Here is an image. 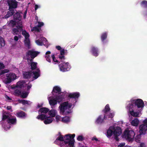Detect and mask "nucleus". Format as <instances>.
Here are the masks:
<instances>
[{
  "mask_svg": "<svg viewBox=\"0 0 147 147\" xmlns=\"http://www.w3.org/2000/svg\"><path fill=\"white\" fill-rule=\"evenodd\" d=\"M72 105L71 103H69L68 101L63 102L60 104L59 107L60 113L63 115H67L71 113V111L70 110Z\"/></svg>",
  "mask_w": 147,
  "mask_h": 147,
  "instance_id": "1",
  "label": "nucleus"
},
{
  "mask_svg": "<svg viewBox=\"0 0 147 147\" xmlns=\"http://www.w3.org/2000/svg\"><path fill=\"white\" fill-rule=\"evenodd\" d=\"M114 129V131H113L110 128L109 129L107 132V136L108 137H110L113 134L115 139L117 141H119V140L118 136H119L122 133V130L121 128L119 127H117L115 129Z\"/></svg>",
  "mask_w": 147,
  "mask_h": 147,
  "instance_id": "2",
  "label": "nucleus"
},
{
  "mask_svg": "<svg viewBox=\"0 0 147 147\" xmlns=\"http://www.w3.org/2000/svg\"><path fill=\"white\" fill-rule=\"evenodd\" d=\"M75 136V134H68L65 135L64 136V142L65 144H68L71 147H73L74 145L75 140L74 139Z\"/></svg>",
  "mask_w": 147,
  "mask_h": 147,
  "instance_id": "3",
  "label": "nucleus"
},
{
  "mask_svg": "<svg viewBox=\"0 0 147 147\" xmlns=\"http://www.w3.org/2000/svg\"><path fill=\"white\" fill-rule=\"evenodd\" d=\"M135 133L133 130H125L123 133V136L129 142L134 140Z\"/></svg>",
  "mask_w": 147,
  "mask_h": 147,
  "instance_id": "4",
  "label": "nucleus"
},
{
  "mask_svg": "<svg viewBox=\"0 0 147 147\" xmlns=\"http://www.w3.org/2000/svg\"><path fill=\"white\" fill-rule=\"evenodd\" d=\"M59 65L60 70L63 72L69 71L71 68L69 63L63 61Z\"/></svg>",
  "mask_w": 147,
  "mask_h": 147,
  "instance_id": "5",
  "label": "nucleus"
},
{
  "mask_svg": "<svg viewBox=\"0 0 147 147\" xmlns=\"http://www.w3.org/2000/svg\"><path fill=\"white\" fill-rule=\"evenodd\" d=\"M22 34L25 37L24 44L26 46L29 47L30 46V41L29 37L30 35L26 31L24 30L22 32Z\"/></svg>",
  "mask_w": 147,
  "mask_h": 147,
  "instance_id": "6",
  "label": "nucleus"
},
{
  "mask_svg": "<svg viewBox=\"0 0 147 147\" xmlns=\"http://www.w3.org/2000/svg\"><path fill=\"white\" fill-rule=\"evenodd\" d=\"M7 2L9 9H15L17 7L18 2L15 0H8Z\"/></svg>",
  "mask_w": 147,
  "mask_h": 147,
  "instance_id": "7",
  "label": "nucleus"
},
{
  "mask_svg": "<svg viewBox=\"0 0 147 147\" xmlns=\"http://www.w3.org/2000/svg\"><path fill=\"white\" fill-rule=\"evenodd\" d=\"M39 52L32 50H29L26 53V57H28L30 56L31 58H34L39 54Z\"/></svg>",
  "mask_w": 147,
  "mask_h": 147,
  "instance_id": "8",
  "label": "nucleus"
},
{
  "mask_svg": "<svg viewBox=\"0 0 147 147\" xmlns=\"http://www.w3.org/2000/svg\"><path fill=\"white\" fill-rule=\"evenodd\" d=\"M133 102L136 106H137L138 108H142L144 106V103L142 100L140 99H137L133 100Z\"/></svg>",
  "mask_w": 147,
  "mask_h": 147,
  "instance_id": "9",
  "label": "nucleus"
},
{
  "mask_svg": "<svg viewBox=\"0 0 147 147\" xmlns=\"http://www.w3.org/2000/svg\"><path fill=\"white\" fill-rule=\"evenodd\" d=\"M80 96V93L78 92L70 93L68 95V97L70 98H74L75 99V102L77 101L78 98Z\"/></svg>",
  "mask_w": 147,
  "mask_h": 147,
  "instance_id": "10",
  "label": "nucleus"
},
{
  "mask_svg": "<svg viewBox=\"0 0 147 147\" xmlns=\"http://www.w3.org/2000/svg\"><path fill=\"white\" fill-rule=\"evenodd\" d=\"M67 50L63 49L60 51V54L59 55V57L60 59L61 62H63V60L65 59L64 55H67Z\"/></svg>",
  "mask_w": 147,
  "mask_h": 147,
  "instance_id": "11",
  "label": "nucleus"
},
{
  "mask_svg": "<svg viewBox=\"0 0 147 147\" xmlns=\"http://www.w3.org/2000/svg\"><path fill=\"white\" fill-rule=\"evenodd\" d=\"M147 130V126L143 124L139 127V133L141 134L144 135L146 132Z\"/></svg>",
  "mask_w": 147,
  "mask_h": 147,
  "instance_id": "12",
  "label": "nucleus"
},
{
  "mask_svg": "<svg viewBox=\"0 0 147 147\" xmlns=\"http://www.w3.org/2000/svg\"><path fill=\"white\" fill-rule=\"evenodd\" d=\"M23 77L24 79H28L30 78L32 75V71H24L23 72Z\"/></svg>",
  "mask_w": 147,
  "mask_h": 147,
  "instance_id": "13",
  "label": "nucleus"
},
{
  "mask_svg": "<svg viewBox=\"0 0 147 147\" xmlns=\"http://www.w3.org/2000/svg\"><path fill=\"white\" fill-rule=\"evenodd\" d=\"M16 115L18 117L24 119L26 117L27 114L22 111H20L16 113Z\"/></svg>",
  "mask_w": 147,
  "mask_h": 147,
  "instance_id": "14",
  "label": "nucleus"
},
{
  "mask_svg": "<svg viewBox=\"0 0 147 147\" xmlns=\"http://www.w3.org/2000/svg\"><path fill=\"white\" fill-rule=\"evenodd\" d=\"M9 11H8L6 15H5L4 17L5 18H7L13 15L15 13V10L13 9H9Z\"/></svg>",
  "mask_w": 147,
  "mask_h": 147,
  "instance_id": "15",
  "label": "nucleus"
},
{
  "mask_svg": "<svg viewBox=\"0 0 147 147\" xmlns=\"http://www.w3.org/2000/svg\"><path fill=\"white\" fill-rule=\"evenodd\" d=\"M107 117H106L105 118H104V116L103 117L102 115H100L97 119L96 121V123L98 124H101L102 123L104 122V119H107Z\"/></svg>",
  "mask_w": 147,
  "mask_h": 147,
  "instance_id": "16",
  "label": "nucleus"
},
{
  "mask_svg": "<svg viewBox=\"0 0 147 147\" xmlns=\"http://www.w3.org/2000/svg\"><path fill=\"white\" fill-rule=\"evenodd\" d=\"M91 52L92 55L95 57H97L98 54V49L94 47H92L91 48Z\"/></svg>",
  "mask_w": 147,
  "mask_h": 147,
  "instance_id": "17",
  "label": "nucleus"
},
{
  "mask_svg": "<svg viewBox=\"0 0 147 147\" xmlns=\"http://www.w3.org/2000/svg\"><path fill=\"white\" fill-rule=\"evenodd\" d=\"M110 110V108L109 104L107 105L105 107L104 109L102 110V112L104 113V118H105L107 117V113Z\"/></svg>",
  "mask_w": 147,
  "mask_h": 147,
  "instance_id": "18",
  "label": "nucleus"
},
{
  "mask_svg": "<svg viewBox=\"0 0 147 147\" xmlns=\"http://www.w3.org/2000/svg\"><path fill=\"white\" fill-rule=\"evenodd\" d=\"M14 20L18 22L21 20V16L19 13L16 12L13 15Z\"/></svg>",
  "mask_w": 147,
  "mask_h": 147,
  "instance_id": "19",
  "label": "nucleus"
},
{
  "mask_svg": "<svg viewBox=\"0 0 147 147\" xmlns=\"http://www.w3.org/2000/svg\"><path fill=\"white\" fill-rule=\"evenodd\" d=\"M64 98V96L62 95L60 93L59 94L55 97V99H56L58 102H60L63 100Z\"/></svg>",
  "mask_w": 147,
  "mask_h": 147,
  "instance_id": "20",
  "label": "nucleus"
},
{
  "mask_svg": "<svg viewBox=\"0 0 147 147\" xmlns=\"http://www.w3.org/2000/svg\"><path fill=\"white\" fill-rule=\"evenodd\" d=\"M28 64L30 65L31 66L30 69L32 70H34L37 68V63L36 62H33L30 63V62H28Z\"/></svg>",
  "mask_w": 147,
  "mask_h": 147,
  "instance_id": "21",
  "label": "nucleus"
},
{
  "mask_svg": "<svg viewBox=\"0 0 147 147\" xmlns=\"http://www.w3.org/2000/svg\"><path fill=\"white\" fill-rule=\"evenodd\" d=\"M37 71H32V75H34L33 78L35 79H37L40 76V70L39 69H37Z\"/></svg>",
  "mask_w": 147,
  "mask_h": 147,
  "instance_id": "22",
  "label": "nucleus"
},
{
  "mask_svg": "<svg viewBox=\"0 0 147 147\" xmlns=\"http://www.w3.org/2000/svg\"><path fill=\"white\" fill-rule=\"evenodd\" d=\"M53 121L52 117H47V116L46 118L44 120V122L45 124H48L51 123Z\"/></svg>",
  "mask_w": 147,
  "mask_h": 147,
  "instance_id": "23",
  "label": "nucleus"
},
{
  "mask_svg": "<svg viewBox=\"0 0 147 147\" xmlns=\"http://www.w3.org/2000/svg\"><path fill=\"white\" fill-rule=\"evenodd\" d=\"M6 77H9L13 81L15 80L16 77V74L14 73H10L9 74H6Z\"/></svg>",
  "mask_w": 147,
  "mask_h": 147,
  "instance_id": "24",
  "label": "nucleus"
},
{
  "mask_svg": "<svg viewBox=\"0 0 147 147\" xmlns=\"http://www.w3.org/2000/svg\"><path fill=\"white\" fill-rule=\"evenodd\" d=\"M7 122L12 124H15L16 123L17 120L16 118H10L7 120Z\"/></svg>",
  "mask_w": 147,
  "mask_h": 147,
  "instance_id": "25",
  "label": "nucleus"
},
{
  "mask_svg": "<svg viewBox=\"0 0 147 147\" xmlns=\"http://www.w3.org/2000/svg\"><path fill=\"white\" fill-rule=\"evenodd\" d=\"M25 84V82L23 81L18 82L16 84V87L21 88L24 87V85Z\"/></svg>",
  "mask_w": 147,
  "mask_h": 147,
  "instance_id": "26",
  "label": "nucleus"
},
{
  "mask_svg": "<svg viewBox=\"0 0 147 147\" xmlns=\"http://www.w3.org/2000/svg\"><path fill=\"white\" fill-rule=\"evenodd\" d=\"M107 32H104L102 34L101 37V39L102 42L103 44H104L105 42V40L107 38Z\"/></svg>",
  "mask_w": 147,
  "mask_h": 147,
  "instance_id": "27",
  "label": "nucleus"
},
{
  "mask_svg": "<svg viewBox=\"0 0 147 147\" xmlns=\"http://www.w3.org/2000/svg\"><path fill=\"white\" fill-rule=\"evenodd\" d=\"M61 89L60 88L57 86H55L54 87L52 92L53 94H53V92L56 93H58L59 94L60 93V92H61Z\"/></svg>",
  "mask_w": 147,
  "mask_h": 147,
  "instance_id": "28",
  "label": "nucleus"
},
{
  "mask_svg": "<svg viewBox=\"0 0 147 147\" xmlns=\"http://www.w3.org/2000/svg\"><path fill=\"white\" fill-rule=\"evenodd\" d=\"M139 123V120L137 118H135L131 121V125L134 126H137Z\"/></svg>",
  "mask_w": 147,
  "mask_h": 147,
  "instance_id": "29",
  "label": "nucleus"
},
{
  "mask_svg": "<svg viewBox=\"0 0 147 147\" xmlns=\"http://www.w3.org/2000/svg\"><path fill=\"white\" fill-rule=\"evenodd\" d=\"M65 141L64 138V137H63L62 135H61L59 136L56 139L54 142V143L56 144H59L58 142V141Z\"/></svg>",
  "mask_w": 147,
  "mask_h": 147,
  "instance_id": "30",
  "label": "nucleus"
},
{
  "mask_svg": "<svg viewBox=\"0 0 147 147\" xmlns=\"http://www.w3.org/2000/svg\"><path fill=\"white\" fill-rule=\"evenodd\" d=\"M49 111V110L48 108L46 107H42L40 108L39 111V112L41 113H46L48 112Z\"/></svg>",
  "mask_w": 147,
  "mask_h": 147,
  "instance_id": "31",
  "label": "nucleus"
},
{
  "mask_svg": "<svg viewBox=\"0 0 147 147\" xmlns=\"http://www.w3.org/2000/svg\"><path fill=\"white\" fill-rule=\"evenodd\" d=\"M56 111L54 109H51L49 111V114L52 117H54L56 115Z\"/></svg>",
  "mask_w": 147,
  "mask_h": 147,
  "instance_id": "32",
  "label": "nucleus"
},
{
  "mask_svg": "<svg viewBox=\"0 0 147 147\" xmlns=\"http://www.w3.org/2000/svg\"><path fill=\"white\" fill-rule=\"evenodd\" d=\"M129 113L131 115L134 117H139V113L137 112H134V110L132 109L131 111H130Z\"/></svg>",
  "mask_w": 147,
  "mask_h": 147,
  "instance_id": "33",
  "label": "nucleus"
},
{
  "mask_svg": "<svg viewBox=\"0 0 147 147\" xmlns=\"http://www.w3.org/2000/svg\"><path fill=\"white\" fill-rule=\"evenodd\" d=\"M47 116L44 114H41L40 115H38L37 117V118L38 119H40L42 121L45 120L47 117Z\"/></svg>",
  "mask_w": 147,
  "mask_h": 147,
  "instance_id": "34",
  "label": "nucleus"
},
{
  "mask_svg": "<svg viewBox=\"0 0 147 147\" xmlns=\"http://www.w3.org/2000/svg\"><path fill=\"white\" fill-rule=\"evenodd\" d=\"M18 101L19 103H22L23 105H25L26 104H27L29 105L30 104L29 103V102L30 101L25 100H22V99H19L18 100Z\"/></svg>",
  "mask_w": 147,
  "mask_h": 147,
  "instance_id": "35",
  "label": "nucleus"
},
{
  "mask_svg": "<svg viewBox=\"0 0 147 147\" xmlns=\"http://www.w3.org/2000/svg\"><path fill=\"white\" fill-rule=\"evenodd\" d=\"M5 45V41L4 39L0 36V48L4 47Z\"/></svg>",
  "mask_w": 147,
  "mask_h": 147,
  "instance_id": "36",
  "label": "nucleus"
},
{
  "mask_svg": "<svg viewBox=\"0 0 147 147\" xmlns=\"http://www.w3.org/2000/svg\"><path fill=\"white\" fill-rule=\"evenodd\" d=\"M135 107H136V106L134 104V102H133V101L131 102V103H130L129 105V111L130 112V111H131V109H134Z\"/></svg>",
  "mask_w": 147,
  "mask_h": 147,
  "instance_id": "37",
  "label": "nucleus"
},
{
  "mask_svg": "<svg viewBox=\"0 0 147 147\" xmlns=\"http://www.w3.org/2000/svg\"><path fill=\"white\" fill-rule=\"evenodd\" d=\"M49 103L51 105L54 106L57 104V101L56 99H51L49 100Z\"/></svg>",
  "mask_w": 147,
  "mask_h": 147,
  "instance_id": "38",
  "label": "nucleus"
},
{
  "mask_svg": "<svg viewBox=\"0 0 147 147\" xmlns=\"http://www.w3.org/2000/svg\"><path fill=\"white\" fill-rule=\"evenodd\" d=\"M140 5L142 7L147 8V1L143 0L140 3Z\"/></svg>",
  "mask_w": 147,
  "mask_h": 147,
  "instance_id": "39",
  "label": "nucleus"
},
{
  "mask_svg": "<svg viewBox=\"0 0 147 147\" xmlns=\"http://www.w3.org/2000/svg\"><path fill=\"white\" fill-rule=\"evenodd\" d=\"M6 78L4 80V82L6 84L10 83L13 80L9 77H6Z\"/></svg>",
  "mask_w": 147,
  "mask_h": 147,
  "instance_id": "40",
  "label": "nucleus"
},
{
  "mask_svg": "<svg viewBox=\"0 0 147 147\" xmlns=\"http://www.w3.org/2000/svg\"><path fill=\"white\" fill-rule=\"evenodd\" d=\"M69 117H68L66 116L62 119V121L64 123H67L69 121Z\"/></svg>",
  "mask_w": 147,
  "mask_h": 147,
  "instance_id": "41",
  "label": "nucleus"
},
{
  "mask_svg": "<svg viewBox=\"0 0 147 147\" xmlns=\"http://www.w3.org/2000/svg\"><path fill=\"white\" fill-rule=\"evenodd\" d=\"M142 134H140L137 135L135 138V141L137 142H139L140 140V138L141 137V135Z\"/></svg>",
  "mask_w": 147,
  "mask_h": 147,
  "instance_id": "42",
  "label": "nucleus"
},
{
  "mask_svg": "<svg viewBox=\"0 0 147 147\" xmlns=\"http://www.w3.org/2000/svg\"><path fill=\"white\" fill-rule=\"evenodd\" d=\"M28 93L27 92H22L21 95V97L23 98H26L28 95Z\"/></svg>",
  "mask_w": 147,
  "mask_h": 147,
  "instance_id": "43",
  "label": "nucleus"
},
{
  "mask_svg": "<svg viewBox=\"0 0 147 147\" xmlns=\"http://www.w3.org/2000/svg\"><path fill=\"white\" fill-rule=\"evenodd\" d=\"M9 71V70L7 69L0 71V76H1L4 74L8 73Z\"/></svg>",
  "mask_w": 147,
  "mask_h": 147,
  "instance_id": "44",
  "label": "nucleus"
},
{
  "mask_svg": "<svg viewBox=\"0 0 147 147\" xmlns=\"http://www.w3.org/2000/svg\"><path fill=\"white\" fill-rule=\"evenodd\" d=\"M39 28L37 26L34 27L31 29V31H35L38 32H40L41 30V28Z\"/></svg>",
  "mask_w": 147,
  "mask_h": 147,
  "instance_id": "45",
  "label": "nucleus"
},
{
  "mask_svg": "<svg viewBox=\"0 0 147 147\" xmlns=\"http://www.w3.org/2000/svg\"><path fill=\"white\" fill-rule=\"evenodd\" d=\"M12 33L14 35H17L18 34V32H20L19 31L18 29L16 28H13L12 30Z\"/></svg>",
  "mask_w": 147,
  "mask_h": 147,
  "instance_id": "46",
  "label": "nucleus"
},
{
  "mask_svg": "<svg viewBox=\"0 0 147 147\" xmlns=\"http://www.w3.org/2000/svg\"><path fill=\"white\" fill-rule=\"evenodd\" d=\"M10 118L9 116L8 115H5L4 114H3V116H2V120L3 121H4L6 119H9Z\"/></svg>",
  "mask_w": 147,
  "mask_h": 147,
  "instance_id": "47",
  "label": "nucleus"
},
{
  "mask_svg": "<svg viewBox=\"0 0 147 147\" xmlns=\"http://www.w3.org/2000/svg\"><path fill=\"white\" fill-rule=\"evenodd\" d=\"M15 93L16 94H17L18 96L20 95H21L22 94L21 90L17 89L15 90Z\"/></svg>",
  "mask_w": 147,
  "mask_h": 147,
  "instance_id": "48",
  "label": "nucleus"
},
{
  "mask_svg": "<svg viewBox=\"0 0 147 147\" xmlns=\"http://www.w3.org/2000/svg\"><path fill=\"white\" fill-rule=\"evenodd\" d=\"M51 57L53 59V62H56L57 63H59L60 62L58 61L57 60L55 59L54 54H52Z\"/></svg>",
  "mask_w": 147,
  "mask_h": 147,
  "instance_id": "49",
  "label": "nucleus"
},
{
  "mask_svg": "<svg viewBox=\"0 0 147 147\" xmlns=\"http://www.w3.org/2000/svg\"><path fill=\"white\" fill-rule=\"evenodd\" d=\"M84 139V138L82 135L79 136L77 138V140L79 141H82Z\"/></svg>",
  "mask_w": 147,
  "mask_h": 147,
  "instance_id": "50",
  "label": "nucleus"
},
{
  "mask_svg": "<svg viewBox=\"0 0 147 147\" xmlns=\"http://www.w3.org/2000/svg\"><path fill=\"white\" fill-rule=\"evenodd\" d=\"M16 22L15 21L11 20L9 22V24H11L12 27H14L16 25Z\"/></svg>",
  "mask_w": 147,
  "mask_h": 147,
  "instance_id": "51",
  "label": "nucleus"
},
{
  "mask_svg": "<svg viewBox=\"0 0 147 147\" xmlns=\"http://www.w3.org/2000/svg\"><path fill=\"white\" fill-rule=\"evenodd\" d=\"M45 58L46 60L49 63L51 62V57L49 55H46L45 56Z\"/></svg>",
  "mask_w": 147,
  "mask_h": 147,
  "instance_id": "52",
  "label": "nucleus"
},
{
  "mask_svg": "<svg viewBox=\"0 0 147 147\" xmlns=\"http://www.w3.org/2000/svg\"><path fill=\"white\" fill-rule=\"evenodd\" d=\"M114 115V113H110L108 115V117L109 118H111V119H113V117Z\"/></svg>",
  "mask_w": 147,
  "mask_h": 147,
  "instance_id": "53",
  "label": "nucleus"
},
{
  "mask_svg": "<svg viewBox=\"0 0 147 147\" xmlns=\"http://www.w3.org/2000/svg\"><path fill=\"white\" fill-rule=\"evenodd\" d=\"M16 29H18V30L20 32L22 31V32L23 31H22L23 29H22V26H16Z\"/></svg>",
  "mask_w": 147,
  "mask_h": 147,
  "instance_id": "54",
  "label": "nucleus"
},
{
  "mask_svg": "<svg viewBox=\"0 0 147 147\" xmlns=\"http://www.w3.org/2000/svg\"><path fill=\"white\" fill-rule=\"evenodd\" d=\"M36 43L38 45L42 46L43 45V42L39 40H36Z\"/></svg>",
  "mask_w": 147,
  "mask_h": 147,
  "instance_id": "55",
  "label": "nucleus"
},
{
  "mask_svg": "<svg viewBox=\"0 0 147 147\" xmlns=\"http://www.w3.org/2000/svg\"><path fill=\"white\" fill-rule=\"evenodd\" d=\"M37 22L38 23V24L37 26L38 28H40L42 26H43L44 25V23L42 22H41L38 21Z\"/></svg>",
  "mask_w": 147,
  "mask_h": 147,
  "instance_id": "56",
  "label": "nucleus"
},
{
  "mask_svg": "<svg viewBox=\"0 0 147 147\" xmlns=\"http://www.w3.org/2000/svg\"><path fill=\"white\" fill-rule=\"evenodd\" d=\"M21 37V35H18V36H14V40L16 41H17L18 40L19 38H20Z\"/></svg>",
  "mask_w": 147,
  "mask_h": 147,
  "instance_id": "57",
  "label": "nucleus"
},
{
  "mask_svg": "<svg viewBox=\"0 0 147 147\" xmlns=\"http://www.w3.org/2000/svg\"><path fill=\"white\" fill-rule=\"evenodd\" d=\"M125 144L124 143H122L120 144L118 146V147H124L125 146Z\"/></svg>",
  "mask_w": 147,
  "mask_h": 147,
  "instance_id": "58",
  "label": "nucleus"
},
{
  "mask_svg": "<svg viewBox=\"0 0 147 147\" xmlns=\"http://www.w3.org/2000/svg\"><path fill=\"white\" fill-rule=\"evenodd\" d=\"M61 117L57 115L55 117V119L56 121L58 122L60 120Z\"/></svg>",
  "mask_w": 147,
  "mask_h": 147,
  "instance_id": "59",
  "label": "nucleus"
},
{
  "mask_svg": "<svg viewBox=\"0 0 147 147\" xmlns=\"http://www.w3.org/2000/svg\"><path fill=\"white\" fill-rule=\"evenodd\" d=\"M6 109L7 110H11V111H12V107L11 106H8L7 107Z\"/></svg>",
  "mask_w": 147,
  "mask_h": 147,
  "instance_id": "60",
  "label": "nucleus"
},
{
  "mask_svg": "<svg viewBox=\"0 0 147 147\" xmlns=\"http://www.w3.org/2000/svg\"><path fill=\"white\" fill-rule=\"evenodd\" d=\"M56 49H57L59 51H61L62 49H61V47L59 46H57L56 47Z\"/></svg>",
  "mask_w": 147,
  "mask_h": 147,
  "instance_id": "61",
  "label": "nucleus"
},
{
  "mask_svg": "<svg viewBox=\"0 0 147 147\" xmlns=\"http://www.w3.org/2000/svg\"><path fill=\"white\" fill-rule=\"evenodd\" d=\"M32 85L31 84L27 86V90H28L31 88Z\"/></svg>",
  "mask_w": 147,
  "mask_h": 147,
  "instance_id": "62",
  "label": "nucleus"
},
{
  "mask_svg": "<svg viewBox=\"0 0 147 147\" xmlns=\"http://www.w3.org/2000/svg\"><path fill=\"white\" fill-rule=\"evenodd\" d=\"M34 58H31L30 59L28 57L27 58V60L28 61H30V63L33 62V59Z\"/></svg>",
  "mask_w": 147,
  "mask_h": 147,
  "instance_id": "63",
  "label": "nucleus"
},
{
  "mask_svg": "<svg viewBox=\"0 0 147 147\" xmlns=\"http://www.w3.org/2000/svg\"><path fill=\"white\" fill-rule=\"evenodd\" d=\"M91 140L92 141H93L95 140L96 141H98V140L96 138V137H94L93 138H92Z\"/></svg>",
  "mask_w": 147,
  "mask_h": 147,
  "instance_id": "64",
  "label": "nucleus"
}]
</instances>
